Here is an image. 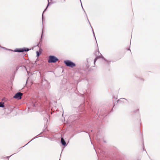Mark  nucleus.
<instances>
[{"mask_svg":"<svg viewBox=\"0 0 160 160\" xmlns=\"http://www.w3.org/2000/svg\"><path fill=\"white\" fill-rule=\"evenodd\" d=\"M63 62L66 66L71 68H73L76 66L75 63L70 60H65Z\"/></svg>","mask_w":160,"mask_h":160,"instance_id":"1","label":"nucleus"},{"mask_svg":"<svg viewBox=\"0 0 160 160\" xmlns=\"http://www.w3.org/2000/svg\"><path fill=\"white\" fill-rule=\"evenodd\" d=\"M58 60V59L53 55L49 56L48 61L49 63H55Z\"/></svg>","mask_w":160,"mask_h":160,"instance_id":"2","label":"nucleus"},{"mask_svg":"<svg viewBox=\"0 0 160 160\" xmlns=\"http://www.w3.org/2000/svg\"><path fill=\"white\" fill-rule=\"evenodd\" d=\"M8 50L12 51V50L8 49ZM29 49L28 48H16L15 49L14 51H12L14 52H27L29 50Z\"/></svg>","mask_w":160,"mask_h":160,"instance_id":"3","label":"nucleus"},{"mask_svg":"<svg viewBox=\"0 0 160 160\" xmlns=\"http://www.w3.org/2000/svg\"><path fill=\"white\" fill-rule=\"evenodd\" d=\"M22 93L19 92L16 93L13 96V98L18 99H20L22 98Z\"/></svg>","mask_w":160,"mask_h":160,"instance_id":"4","label":"nucleus"},{"mask_svg":"<svg viewBox=\"0 0 160 160\" xmlns=\"http://www.w3.org/2000/svg\"><path fill=\"white\" fill-rule=\"evenodd\" d=\"M61 142L63 146H66L67 145L64 139L62 137L61 139Z\"/></svg>","mask_w":160,"mask_h":160,"instance_id":"5","label":"nucleus"},{"mask_svg":"<svg viewBox=\"0 0 160 160\" xmlns=\"http://www.w3.org/2000/svg\"><path fill=\"white\" fill-rule=\"evenodd\" d=\"M48 5H47V6L46 8L44 9V10L43 11V13H42V23H43V22L44 20V18L43 17V13L46 11V10H47V9L48 6L49 5V0H48Z\"/></svg>","mask_w":160,"mask_h":160,"instance_id":"6","label":"nucleus"},{"mask_svg":"<svg viewBox=\"0 0 160 160\" xmlns=\"http://www.w3.org/2000/svg\"><path fill=\"white\" fill-rule=\"evenodd\" d=\"M42 50V49L40 48L39 49V51H37L36 52V53H37V57H38L41 54V51Z\"/></svg>","mask_w":160,"mask_h":160,"instance_id":"7","label":"nucleus"},{"mask_svg":"<svg viewBox=\"0 0 160 160\" xmlns=\"http://www.w3.org/2000/svg\"><path fill=\"white\" fill-rule=\"evenodd\" d=\"M100 58H102V56H97L96 57V58L94 59V65L95 64V62L97 60V59Z\"/></svg>","mask_w":160,"mask_h":160,"instance_id":"8","label":"nucleus"},{"mask_svg":"<svg viewBox=\"0 0 160 160\" xmlns=\"http://www.w3.org/2000/svg\"><path fill=\"white\" fill-rule=\"evenodd\" d=\"M124 100L127 101V100L126 99L123 98H121L120 99L118 100L117 101V102H118L120 101V102H125L124 101Z\"/></svg>","mask_w":160,"mask_h":160,"instance_id":"9","label":"nucleus"},{"mask_svg":"<svg viewBox=\"0 0 160 160\" xmlns=\"http://www.w3.org/2000/svg\"><path fill=\"white\" fill-rule=\"evenodd\" d=\"M4 102H0V107L4 108L5 107Z\"/></svg>","mask_w":160,"mask_h":160,"instance_id":"10","label":"nucleus"},{"mask_svg":"<svg viewBox=\"0 0 160 160\" xmlns=\"http://www.w3.org/2000/svg\"><path fill=\"white\" fill-rule=\"evenodd\" d=\"M80 2H81V6H82V8L83 10V11H84V12H85V14H86V17H87V19H88V22H89V24H90V26H91V25H90V22H89V20H88V17H87V15L86 13V12H85V10H84V9L83 8L82 6V2H81V0H80Z\"/></svg>","mask_w":160,"mask_h":160,"instance_id":"11","label":"nucleus"},{"mask_svg":"<svg viewBox=\"0 0 160 160\" xmlns=\"http://www.w3.org/2000/svg\"><path fill=\"white\" fill-rule=\"evenodd\" d=\"M37 136H36V137H34V138H32L30 141L28 143L26 144L25 145H24V146H23V147H21V148H22L23 147H24L26 145H27L30 142H31L32 141V140H34V139H35V138H37Z\"/></svg>","mask_w":160,"mask_h":160,"instance_id":"12","label":"nucleus"},{"mask_svg":"<svg viewBox=\"0 0 160 160\" xmlns=\"http://www.w3.org/2000/svg\"><path fill=\"white\" fill-rule=\"evenodd\" d=\"M32 106L34 107H36V104L34 103V101H32Z\"/></svg>","mask_w":160,"mask_h":160,"instance_id":"13","label":"nucleus"},{"mask_svg":"<svg viewBox=\"0 0 160 160\" xmlns=\"http://www.w3.org/2000/svg\"><path fill=\"white\" fill-rule=\"evenodd\" d=\"M42 35H41V39H40V41H39V44L37 45V46H38L39 44H40V43L41 42H42Z\"/></svg>","mask_w":160,"mask_h":160,"instance_id":"14","label":"nucleus"},{"mask_svg":"<svg viewBox=\"0 0 160 160\" xmlns=\"http://www.w3.org/2000/svg\"><path fill=\"white\" fill-rule=\"evenodd\" d=\"M91 27H92L91 26ZM91 28H92V32H93V36L94 37L95 39L96 40V38H95V34H94V31L93 30V29L92 28V27H91Z\"/></svg>","mask_w":160,"mask_h":160,"instance_id":"15","label":"nucleus"},{"mask_svg":"<svg viewBox=\"0 0 160 160\" xmlns=\"http://www.w3.org/2000/svg\"><path fill=\"white\" fill-rule=\"evenodd\" d=\"M14 154H12L11 155L9 156H7V157H6V158H7L8 159V160H9V158L11 157V156H12V155H14Z\"/></svg>","mask_w":160,"mask_h":160,"instance_id":"16","label":"nucleus"},{"mask_svg":"<svg viewBox=\"0 0 160 160\" xmlns=\"http://www.w3.org/2000/svg\"><path fill=\"white\" fill-rule=\"evenodd\" d=\"M102 59H103V60L105 61H107V60L103 56H102Z\"/></svg>","mask_w":160,"mask_h":160,"instance_id":"17","label":"nucleus"},{"mask_svg":"<svg viewBox=\"0 0 160 160\" xmlns=\"http://www.w3.org/2000/svg\"><path fill=\"white\" fill-rule=\"evenodd\" d=\"M106 62L108 64H109L111 62V61L107 60Z\"/></svg>","mask_w":160,"mask_h":160,"instance_id":"18","label":"nucleus"},{"mask_svg":"<svg viewBox=\"0 0 160 160\" xmlns=\"http://www.w3.org/2000/svg\"><path fill=\"white\" fill-rule=\"evenodd\" d=\"M0 47H1L2 48L4 49H6L5 47H1L0 46Z\"/></svg>","mask_w":160,"mask_h":160,"instance_id":"19","label":"nucleus"},{"mask_svg":"<svg viewBox=\"0 0 160 160\" xmlns=\"http://www.w3.org/2000/svg\"><path fill=\"white\" fill-rule=\"evenodd\" d=\"M3 158H4V159L6 158V157H3Z\"/></svg>","mask_w":160,"mask_h":160,"instance_id":"20","label":"nucleus"}]
</instances>
